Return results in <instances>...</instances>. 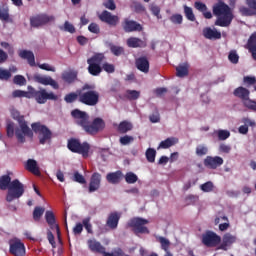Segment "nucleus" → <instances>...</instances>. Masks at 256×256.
<instances>
[{"mask_svg":"<svg viewBox=\"0 0 256 256\" xmlns=\"http://www.w3.org/2000/svg\"><path fill=\"white\" fill-rule=\"evenodd\" d=\"M209 153V147L205 144H200L196 146V155L197 157H205V155H208Z\"/></svg>","mask_w":256,"mask_h":256,"instance_id":"nucleus-39","label":"nucleus"},{"mask_svg":"<svg viewBox=\"0 0 256 256\" xmlns=\"http://www.w3.org/2000/svg\"><path fill=\"white\" fill-rule=\"evenodd\" d=\"M219 141H227L231 137L229 130H218L216 131Z\"/></svg>","mask_w":256,"mask_h":256,"instance_id":"nucleus-46","label":"nucleus"},{"mask_svg":"<svg viewBox=\"0 0 256 256\" xmlns=\"http://www.w3.org/2000/svg\"><path fill=\"white\" fill-rule=\"evenodd\" d=\"M247 6H240L239 13L242 17L256 16V0H245Z\"/></svg>","mask_w":256,"mask_h":256,"instance_id":"nucleus-15","label":"nucleus"},{"mask_svg":"<svg viewBox=\"0 0 256 256\" xmlns=\"http://www.w3.org/2000/svg\"><path fill=\"white\" fill-rule=\"evenodd\" d=\"M212 12L217 19L214 22L216 27H230L233 23L234 15L231 7L223 1H219L212 7Z\"/></svg>","mask_w":256,"mask_h":256,"instance_id":"nucleus-2","label":"nucleus"},{"mask_svg":"<svg viewBox=\"0 0 256 256\" xmlns=\"http://www.w3.org/2000/svg\"><path fill=\"white\" fill-rule=\"evenodd\" d=\"M43 213H45V208L36 206L33 211L34 221H39V219H41V217H43Z\"/></svg>","mask_w":256,"mask_h":256,"instance_id":"nucleus-45","label":"nucleus"},{"mask_svg":"<svg viewBox=\"0 0 256 256\" xmlns=\"http://www.w3.org/2000/svg\"><path fill=\"white\" fill-rule=\"evenodd\" d=\"M199 201V196L190 194L186 196L185 203L186 205H195Z\"/></svg>","mask_w":256,"mask_h":256,"instance_id":"nucleus-57","label":"nucleus"},{"mask_svg":"<svg viewBox=\"0 0 256 256\" xmlns=\"http://www.w3.org/2000/svg\"><path fill=\"white\" fill-rule=\"evenodd\" d=\"M79 103L88 107H95L99 103V93L94 85L84 84L79 90Z\"/></svg>","mask_w":256,"mask_h":256,"instance_id":"nucleus-3","label":"nucleus"},{"mask_svg":"<svg viewBox=\"0 0 256 256\" xmlns=\"http://www.w3.org/2000/svg\"><path fill=\"white\" fill-rule=\"evenodd\" d=\"M103 5L106 9H109L110 11H115V9H117V5L115 4L114 0H107L103 3Z\"/></svg>","mask_w":256,"mask_h":256,"instance_id":"nucleus-64","label":"nucleus"},{"mask_svg":"<svg viewBox=\"0 0 256 256\" xmlns=\"http://www.w3.org/2000/svg\"><path fill=\"white\" fill-rule=\"evenodd\" d=\"M77 75L78 73L75 70L65 71L62 73V80L64 83H68V85H71V83H75Z\"/></svg>","mask_w":256,"mask_h":256,"instance_id":"nucleus-27","label":"nucleus"},{"mask_svg":"<svg viewBox=\"0 0 256 256\" xmlns=\"http://www.w3.org/2000/svg\"><path fill=\"white\" fill-rule=\"evenodd\" d=\"M110 51L115 57H119L125 53V49L121 46L110 44Z\"/></svg>","mask_w":256,"mask_h":256,"instance_id":"nucleus-43","label":"nucleus"},{"mask_svg":"<svg viewBox=\"0 0 256 256\" xmlns=\"http://www.w3.org/2000/svg\"><path fill=\"white\" fill-rule=\"evenodd\" d=\"M158 241L161 245V249L163 251H169V247H171V241H169V239L163 237V236H160L158 237Z\"/></svg>","mask_w":256,"mask_h":256,"instance_id":"nucleus-42","label":"nucleus"},{"mask_svg":"<svg viewBox=\"0 0 256 256\" xmlns=\"http://www.w3.org/2000/svg\"><path fill=\"white\" fill-rule=\"evenodd\" d=\"M60 31H66L67 33H75V26L69 21L64 22V26H59Z\"/></svg>","mask_w":256,"mask_h":256,"instance_id":"nucleus-50","label":"nucleus"},{"mask_svg":"<svg viewBox=\"0 0 256 256\" xmlns=\"http://www.w3.org/2000/svg\"><path fill=\"white\" fill-rule=\"evenodd\" d=\"M149 9L154 17H157V19H163V16H161V8L159 6L156 4H150Z\"/></svg>","mask_w":256,"mask_h":256,"instance_id":"nucleus-47","label":"nucleus"},{"mask_svg":"<svg viewBox=\"0 0 256 256\" xmlns=\"http://www.w3.org/2000/svg\"><path fill=\"white\" fill-rule=\"evenodd\" d=\"M12 117L15 121H18L20 127V129L17 128L15 130L16 139L18 143H25V137H33V131L29 128V125H27L25 116L21 115L19 111H14Z\"/></svg>","mask_w":256,"mask_h":256,"instance_id":"nucleus-4","label":"nucleus"},{"mask_svg":"<svg viewBox=\"0 0 256 256\" xmlns=\"http://www.w3.org/2000/svg\"><path fill=\"white\" fill-rule=\"evenodd\" d=\"M19 57H21V59H26L30 67H35V54H33L32 51L22 50L19 53Z\"/></svg>","mask_w":256,"mask_h":256,"instance_id":"nucleus-29","label":"nucleus"},{"mask_svg":"<svg viewBox=\"0 0 256 256\" xmlns=\"http://www.w3.org/2000/svg\"><path fill=\"white\" fill-rule=\"evenodd\" d=\"M179 143V138L169 137L160 142L159 148L160 149H169V147H173V145H177Z\"/></svg>","mask_w":256,"mask_h":256,"instance_id":"nucleus-33","label":"nucleus"},{"mask_svg":"<svg viewBox=\"0 0 256 256\" xmlns=\"http://www.w3.org/2000/svg\"><path fill=\"white\" fill-rule=\"evenodd\" d=\"M121 219V214L118 212H112L109 214L106 225L109 229H117L119 226V220Z\"/></svg>","mask_w":256,"mask_h":256,"instance_id":"nucleus-26","label":"nucleus"},{"mask_svg":"<svg viewBox=\"0 0 256 256\" xmlns=\"http://www.w3.org/2000/svg\"><path fill=\"white\" fill-rule=\"evenodd\" d=\"M0 21H5L6 23H13V18L9 16V7L5 4L0 6Z\"/></svg>","mask_w":256,"mask_h":256,"instance_id":"nucleus-32","label":"nucleus"},{"mask_svg":"<svg viewBox=\"0 0 256 256\" xmlns=\"http://www.w3.org/2000/svg\"><path fill=\"white\" fill-rule=\"evenodd\" d=\"M71 117L74 123L78 125V127H81L87 135H97V133L104 131L106 126L103 118L96 117L91 122L89 113L77 108L71 111Z\"/></svg>","mask_w":256,"mask_h":256,"instance_id":"nucleus-1","label":"nucleus"},{"mask_svg":"<svg viewBox=\"0 0 256 256\" xmlns=\"http://www.w3.org/2000/svg\"><path fill=\"white\" fill-rule=\"evenodd\" d=\"M126 44L131 49H143L147 47V42L138 37H130L127 39Z\"/></svg>","mask_w":256,"mask_h":256,"instance_id":"nucleus-24","label":"nucleus"},{"mask_svg":"<svg viewBox=\"0 0 256 256\" xmlns=\"http://www.w3.org/2000/svg\"><path fill=\"white\" fill-rule=\"evenodd\" d=\"M51 21H55V16H49L47 14H38L34 17L30 18L31 27H43V25H47V23H51Z\"/></svg>","mask_w":256,"mask_h":256,"instance_id":"nucleus-14","label":"nucleus"},{"mask_svg":"<svg viewBox=\"0 0 256 256\" xmlns=\"http://www.w3.org/2000/svg\"><path fill=\"white\" fill-rule=\"evenodd\" d=\"M6 132L8 137H13L15 135V124L13 122L7 124Z\"/></svg>","mask_w":256,"mask_h":256,"instance_id":"nucleus-61","label":"nucleus"},{"mask_svg":"<svg viewBox=\"0 0 256 256\" xmlns=\"http://www.w3.org/2000/svg\"><path fill=\"white\" fill-rule=\"evenodd\" d=\"M184 15L186 17V19H188V21H195V14L193 13V8L184 5Z\"/></svg>","mask_w":256,"mask_h":256,"instance_id":"nucleus-44","label":"nucleus"},{"mask_svg":"<svg viewBox=\"0 0 256 256\" xmlns=\"http://www.w3.org/2000/svg\"><path fill=\"white\" fill-rule=\"evenodd\" d=\"M11 176L9 175H3L0 177V189L2 191H7L11 185Z\"/></svg>","mask_w":256,"mask_h":256,"instance_id":"nucleus-35","label":"nucleus"},{"mask_svg":"<svg viewBox=\"0 0 256 256\" xmlns=\"http://www.w3.org/2000/svg\"><path fill=\"white\" fill-rule=\"evenodd\" d=\"M122 28L125 33H135L136 31H143V26H141L135 20H129V18H125L123 20Z\"/></svg>","mask_w":256,"mask_h":256,"instance_id":"nucleus-17","label":"nucleus"},{"mask_svg":"<svg viewBox=\"0 0 256 256\" xmlns=\"http://www.w3.org/2000/svg\"><path fill=\"white\" fill-rule=\"evenodd\" d=\"M30 99H35L36 103L39 105H45L47 101H57L59 97L53 92H47L45 88L36 90L30 87Z\"/></svg>","mask_w":256,"mask_h":256,"instance_id":"nucleus-6","label":"nucleus"},{"mask_svg":"<svg viewBox=\"0 0 256 256\" xmlns=\"http://www.w3.org/2000/svg\"><path fill=\"white\" fill-rule=\"evenodd\" d=\"M102 70L106 73H115V65L109 64L107 62L102 63Z\"/></svg>","mask_w":256,"mask_h":256,"instance_id":"nucleus-60","label":"nucleus"},{"mask_svg":"<svg viewBox=\"0 0 256 256\" xmlns=\"http://www.w3.org/2000/svg\"><path fill=\"white\" fill-rule=\"evenodd\" d=\"M122 177L123 173L121 171H116L108 173L106 179L108 183H111L112 185H117V183H121Z\"/></svg>","mask_w":256,"mask_h":256,"instance_id":"nucleus-30","label":"nucleus"},{"mask_svg":"<svg viewBox=\"0 0 256 256\" xmlns=\"http://www.w3.org/2000/svg\"><path fill=\"white\" fill-rule=\"evenodd\" d=\"M202 243L205 247H217L221 244V236L213 231H206L202 234Z\"/></svg>","mask_w":256,"mask_h":256,"instance_id":"nucleus-13","label":"nucleus"},{"mask_svg":"<svg viewBox=\"0 0 256 256\" xmlns=\"http://www.w3.org/2000/svg\"><path fill=\"white\" fill-rule=\"evenodd\" d=\"M105 61V54L96 53L91 58L87 60L88 64V73L93 77H99L101 75L103 68L101 67L102 63Z\"/></svg>","mask_w":256,"mask_h":256,"instance_id":"nucleus-7","label":"nucleus"},{"mask_svg":"<svg viewBox=\"0 0 256 256\" xmlns=\"http://www.w3.org/2000/svg\"><path fill=\"white\" fill-rule=\"evenodd\" d=\"M14 85H19L20 87H23V85H27V79H25V76L23 75H16L13 78Z\"/></svg>","mask_w":256,"mask_h":256,"instance_id":"nucleus-51","label":"nucleus"},{"mask_svg":"<svg viewBox=\"0 0 256 256\" xmlns=\"http://www.w3.org/2000/svg\"><path fill=\"white\" fill-rule=\"evenodd\" d=\"M136 67L138 71L147 73L149 71V60L147 57H140L136 59Z\"/></svg>","mask_w":256,"mask_h":256,"instance_id":"nucleus-28","label":"nucleus"},{"mask_svg":"<svg viewBox=\"0 0 256 256\" xmlns=\"http://www.w3.org/2000/svg\"><path fill=\"white\" fill-rule=\"evenodd\" d=\"M132 129H133V124H131V122L122 121L118 125V132L122 134L128 133V131H131Z\"/></svg>","mask_w":256,"mask_h":256,"instance_id":"nucleus-36","label":"nucleus"},{"mask_svg":"<svg viewBox=\"0 0 256 256\" xmlns=\"http://www.w3.org/2000/svg\"><path fill=\"white\" fill-rule=\"evenodd\" d=\"M233 95L234 97L241 99L246 109H249L250 111H256V101L249 98V95H251L249 89L240 86L234 90Z\"/></svg>","mask_w":256,"mask_h":256,"instance_id":"nucleus-8","label":"nucleus"},{"mask_svg":"<svg viewBox=\"0 0 256 256\" xmlns=\"http://www.w3.org/2000/svg\"><path fill=\"white\" fill-rule=\"evenodd\" d=\"M171 23H174V25H181L183 23V15L181 14H173L170 17Z\"/></svg>","mask_w":256,"mask_h":256,"instance_id":"nucleus-58","label":"nucleus"},{"mask_svg":"<svg viewBox=\"0 0 256 256\" xmlns=\"http://www.w3.org/2000/svg\"><path fill=\"white\" fill-rule=\"evenodd\" d=\"M149 224V220L135 217L128 221L127 227H130L132 229L133 233L136 235H149L150 231L147 226Z\"/></svg>","mask_w":256,"mask_h":256,"instance_id":"nucleus-9","label":"nucleus"},{"mask_svg":"<svg viewBox=\"0 0 256 256\" xmlns=\"http://www.w3.org/2000/svg\"><path fill=\"white\" fill-rule=\"evenodd\" d=\"M9 251L14 256H25V244L21 240L11 241Z\"/></svg>","mask_w":256,"mask_h":256,"instance_id":"nucleus-19","label":"nucleus"},{"mask_svg":"<svg viewBox=\"0 0 256 256\" xmlns=\"http://www.w3.org/2000/svg\"><path fill=\"white\" fill-rule=\"evenodd\" d=\"M135 141V138L133 136L125 135L120 138L121 145H129V143H133Z\"/></svg>","mask_w":256,"mask_h":256,"instance_id":"nucleus-63","label":"nucleus"},{"mask_svg":"<svg viewBox=\"0 0 256 256\" xmlns=\"http://www.w3.org/2000/svg\"><path fill=\"white\" fill-rule=\"evenodd\" d=\"M203 163L207 169H217V167H221V165H223L224 160L221 156H207Z\"/></svg>","mask_w":256,"mask_h":256,"instance_id":"nucleus-20","label":"nucleus"},{"mask_svg":"<svg viewBox=\"0 0 256 256\" xmlns=\"http://www.w3.org/2000/svg\"><path fill=\"white\" fill-rule=\"evenodd\" d=\"M88 247L92 253H100V255L103 256H119L120 252H107L105 251V247L101 245V242L95 240V239H90L87 241Z\"/></svg>","mask_w":256,"mask_h":256,"instance_id":"nucleus-12","label":"nucleus"},{"mask_svg":"<svg viewBox=\"0 0 256 256\" xmlns=\"http://www.w3.org/2000/svg\"><path fill=\"white\" fill-rule=\"evenodd\" d=\"M32 131L38 135L40 145H51L53 139V132L49 127L41 124V122H34L31 124Z\"/></svg>","mask_w":256,"mask_h":256,"instance_id":"nucleus-5","label":"nucleus"},{"mask_svg":"<svg viewBox=\"0 0 256 256\" xmlns=\"http://www.w3.org/2000/svg\"><path fill=\"white\" fill-rule=\"evenodd\" d=\"M101 187V174L98 172H94L90 178V184L88 191L89 193H95V191H99Z\"/></svg>","mask_w":256,"mask_h":256,"instance_id":"nucleus-21","label":"nucleus"},{"mask_svg":"<svg viewBox=\"0 0 256 256\" xmlns=\"http://www.w3.org/2000/svg\"><path fill=\"white\" fill-rule=\"evenodd\" d=\"M256 47V32L252 33L247 42V49L250 51L251 49H255Z\"/></svg>","mask_w":256,"mask_h":256,"instance_id":"nucleus-53","label":"nucleus"},{"mask_svg":"<svg viewBox=\"0 0 256 256\" xmlns=\"http://www.w3.org/2000/svg\"><path fill=\"white\" fill-rule=\"evenodd\" d=\"M200 187L204 191V193H211V191H213V182L208 181L202 184Z\"/></svg>","mask_w":256,"mask_h":256,"instance_id":"nucleus-62","label":"nucleus"},{"mask_svg":"<svg viewBox=\"0 0 256 256\" xmlns=\"http://www.w3.org/2000/svg\"><path fill=\"white\" fill-rule=\"evenodd\" d=\"M98 17L102 23H106L110 27H117L119 24V16L112 15V13L107 10L102 11Z\"/></svg>","mask_w":256,"mask_h":256,"instance_id":"nucleus-16","label":"nucleus"},{"mask_svg":"<svg viewBox=\"0 0 256 256\" xmlns=\"http://www.w3.org/2000/svg\"><path fill=\"white\" fill-rule=\"evenodd\" d=\"M31 87H28V91L14 90L12 92V97L17 99V97H26V99H31Z\"/></svg>","mask_w":256,"mask_h":256,"instance_id":"nucleus-37","label":"nucleus"},{"mask_svg":"<svg viewBox=\"0 0 256 256\" xmlns=\"http://www.w3.org/2000/svg\"><path fill=\"white\" fill-rule=\"evenodd\" d=\"M11 79V71L0 68V81H9Z\"/></svg>","mask_w":256,"mask_h":256,"instance_id":"nucleus-54","label":"nucleus"},{"mask_svg":"<svg viewBox=\"0 0 256 256\" xmlns=\"http://www.w3.org/2000/svg\"><path fill=\"white\" fill-rule=\"evenodd\" d=\"M202 33L203 37H205V39H210V41L221 39V32L217 31L215 28L206 27L203 29Z\"/></svg>","mask_w":256,"mask_h":256,"instance_id":"nucleus-25","label":"nucleus"},{"mask_svg":"<svg viewBox=\"0 0 256 256\" xmlns=\"http://www.w3.org/2000/svg\"><path fill=\"white\" fill-rule=\"evenodd\" d=\"M73 181H75L76 183H80V185H85V183H87V181L85 180V177L77 171L74 172Z\"/></svg>","mask_w":256,"mask_h":256,"instance_id":"nucleus-56","label":"nucleus"},{"mask_svg":"<svg viewBox=\"0 0 256 256\" xmlns=\"http://www.w3.org/2000/svg\"><path fill=\"white\" fill-rule=\"evenodd\" d=\"M243 83L246 87H251L256 84V77L255 76H244Z\"/></svg>","mask_w":256,"mask_h":256,"instance_id":"nucleus-55","label":"nucleus"},{"mask_svg":"<svg viewBox=\"0 0 256 256\" xmlns=\"http://www.w3.org/2000/svg\"><path fill=\"white\" fill-rule=\"evenodd\" d=\"M228 60L230 63H233V65H237V63H239V54H237L236 50H231L229 52Z\"/></svg>","mask_w":256,"mask_h":256,"instance_id":"nucleus-52","label":"nucleus"},{"mask_svg":"<svg viewBox=\"0 0 256 256\" xmlns=\"http://www.w3.org/2000/svg\"><path fill=\"white\" fill-rule=\"evenodd\" d=\"M88 31H90V33H94L95 35H99L101 33V28L99 27V24L91 23L88 26Z\"/></svg>","mask_w":256,"mask_h":256,"instance_id":"nucleus-59","label":"nucleus"},{"mask_svg":"<svg viewBox=\"0 0 256 256\" xmlns=\"http://www.w3.org/2000/svg\"><path fill=\"white\" fill-rule=\"evenodd\" d=\"M33 79L36 83H40V85H50L53 89H59V83L51 78V76L35 74Z\"/></svg>","mask_w":256,"mask_h":256,"instance_id":"nucleus-18","label":"nucleus"},{"mask_svg":"<svg viewBox=\"0 0 256 256\" xmlns=\"http://www.w3.org/2000/svg\"><path fill=\"white\" fill-rule=\"evenodd\" d=\"M46 223L49 225L50 229H56L58 237L61 235V230L59 229V224H56L55 214L53 211H46L45 213Z\"/></svg>","mask_w":256,"mask_h":256,"instance_id":"nucleus-23","label":"nucleus"},{"mask_svg":"<svg viewBox=\"0 0 256 256\" xmlns=\"http://www.w3.org/2000/svg\"><path fill=\"white\" fill-rule=\"evenodd\" d=\"M25 193V185L19 181V179H15L11 182L8 193L6 195V201L8 203H11V201H15V199H19L20 197H23V194Z\"/></svg>","mask_w":256,"mask_h":256,"instance_id":"nucleus-11","label":"nucleus"},{"mask_svg":"<svg viewBox=\"0 0 256 256\" xmlns=\"http://www.w3.org/2000/svg\"><path fill=\"white\" fill-rule=\"evenodd\" d=\"M82 225L85 227L87 233L93 235V225L91 224V217H86L82 220Z\"/></svg>","mask_w":256,"mask_h":256,"instance_id":"nucleus-48","label":"nucleus"},{"mask_svg":"<svg viewBox=\"0 0 256 256\" xmlns=\"http://www.w3.org/2000/svg\"><path fill=\"white\" fill-rule=\"evenodd\" d=\"M235 241H237V237L227 233L223 236L222 243L216 249L217 251H219V249L222 251H227V249L231 247Z\"/></svg>","mask_w":256,"mask_h":256,"instance_id":"nucleus-22","label":"nucleus"},{"mask_svg":"<svg viewBox=\"0 0 256 256\" xmlns=\"http://www.w3.org/2000/svg\"><path fill=\"white\" fill-rule=\"evenodd\" d=\"M125 97L129 101H137L141 97V92L137 90H126Z\"/></svg>","mask_w":256,"mask_h":256,"instance_id":"nucleus-38","label":"nucleus"},{"mask_svg":"<svg viewBox=\"0 0 256 256\" xmlns=\"http://www.w3.org/2000/svg\"><path fill=\"white\" fill-rule=\"evenodd\" d=\"M145 155L148 163H155V157H157V150H155V148H148Z\"/></svg>","mask_w":256,"mask_h":256,"instance_id":"nucleus-40","label":"nucleus"},{"mask_svg":"<svg viewBox=\"0 0 256 256\" xmlns=\"http://www.w3.org/2000/svg\"><path fill=\"white\" fill-rule=\"evenodd\" d=\"M67 147L69 151L72 153H78V155H82L84 159L89 157V151L91 150V145H89L87 142L81 143L78 139L75 138L68 140Z\"/></svg>","mask_w":256,"mask_h":256,"instance_id":"nucleus-10","label":"nucleus"},{"mask_svg":"<svg viewBox=\"0 0 256 256\" xmlns=\"http://www.w3.org/2000/svg\"><path fill=\"white\" fill-rule=\"evenodd\" d=\"M25 169L33 175H41V170H39V166L34 159H28L26 162Z\"/></svg>","mask_w":256,"mask_h":256,"instance_id":"nucleus-31","label":"nucleus"},{"mask_svg":"<svg viewBox=\"0 0 256 256\" xmlns=\"http://www.w3.org/2000/svg\"><path fill=\"white\" fill-rule=\"evenodd\" d=\"M187 75H189V64L188 63H184V64H180L176 67V76L177 77H187Z\"/></svg>","mask_w":256,"mask_h":256,"instance_id":"nucleus-34","label":"nucleus"},{"mask_svg":"<svg viewBox=\"0 0 256 256\" xmlns=\"http://www.w3.org/2000/svg\"><path fill=\"white\" fill-rule=\"evenodd\" d=\"M139 178L137 177V174L133 173V172H128L125 175V181L126 183H128L129 185H133V183H137V180Z\"/></svg>","mask_w":256,"mask_h":256,"instance_id":"nucleus-49","label":"nucleus"},{"mask_svg":"<svg viewBox=\"0 0 256 256\" xmlns=\"http://www.w3.org/2000/svg\"><path fill=\"white\" fill-rule=\"evenodd\" d=\"M79 101V90L77 92H71L65 95L64 101L66 103H75V101Z\"/></svg>","mask_w":256,"mask_h":256,"instance_id":"nucleus-41","label":"nucleus"}]
</instances>
